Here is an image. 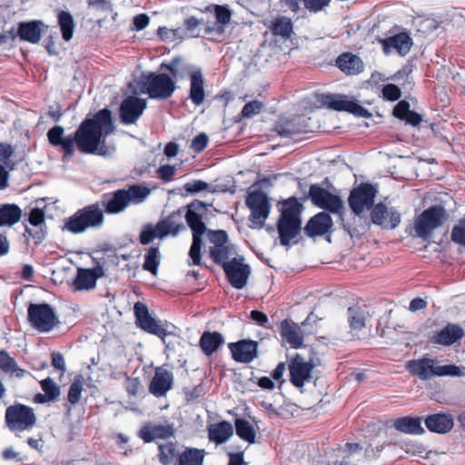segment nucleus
Returning <instances> with one entry per match:
<instances>
[{
    "label": "nucleus",
    "mask_w": 465,
    "mask_h": 465,
    "mask_svg": "<svg viewBox=\"0 0 465 465\" xmlns=\"http://www.w3.org/2000/svg\"><path fill=\"white\" fill-rule=\"evenodd\" d=\"M0 369L6 372L11 374L12 376H15L16 378H22L25 372V370L20 369L15 361L11 358L8 353L5 351L0 350Z\"/></svg>",
    "instance_id": "nucleus-44"
},
{
    "label": "nucleus",
    "mask_w": 465,
    "mask_h": 465,
    "mask_svg": "<svg viewBox=\"0 0 465 465\" xmlns=\"http://www.w3.org/2000/svg\"><path fill=\"white\" fill-rule=\"evenodd\" d=\"M58 24L64 41H70L73 37L75 24L69 12L61 11L58 14Z\"/></svg>",
    "instance_id": "nucleus-45"
},
{
    "label": "nucleus",
    "mask_w": 465,
    "mask_h": 465,
    "mask_svg": "<svg viewBox=\"0 0 465 465\" xmlns=\"http://www.w3.org/2000/svg\"><path fill=\"white\" fill-rule=\"evenodd\" d=\"M383 450V445L370 443L363 448L358 443H346L341 450L344 458L356 457L358 461H374Z\"/></svg>",
    "instance_id": "nucleus-19"
},
{
    "label": "nucleus",
    "mask_w": 465,
    "mask_h": 465,
    "mask_svg": "<svg viewBox=\"0 0 465 465\" xmlns=\"http://www.w3.org/2000/svg\"><path fill=\"white\" fill-rule=\"evenodd\" d=\"M83 391V381L81 378H76L71 383L68 391V401L71 404H75L80 401Z\"/></svg>",
    "instance_id": "nucleus-52"
},
{
    "label": "nucleus",
    "mask_w": 465,
    "mask_h": 465,
    "mask_svg": "<svg viewBox=\"0 0 465 465\" xmlns=\"http://www.w3.org/2000/svg\"><path fill=\"white\" fill-rule=\"evenodd\" d=\"M204 456L203 450L186 448L179 456L178 465H201Z\"/></svg>",
    "instance_id": "nucleus-43"
},
{
    "label": "nucleus",
    "mask_w": 465,
    "mask_h": 465,
    "mask_svg": "<svg viewBox=\"0 0 465 465\" xmlns=\"http://www.w3.org/2000/svg\"><path fill=\"white\" fill-rule=\"evenodd\" d=\"M114 130L112 114L108 109L97 112L84 120L73 136L74 144L83 153L109 156L115 148L104 143V138Z\"/></svg>",
    "instance_id": "nucleus-1"
},
{
    "label": "nucleus",
    "mask_w": 465,
    "mask_h": 465,
    "mask_svg": "<svg viewBox=\"0 0 465 465\" xmlns=\"http://www.w3.org/2000/svg\"><path fill=\"white\" fill-rule=\"evenodd\" d=\"M210 187V184L201 181V180H195L191 183H187L184 184L183 188L188 193H197L202 191H206Z\"/></svg>",
    "instance_id": "nucleus-58"
},
{
    "label": "nucleus",
    "mask_w": 465,
    "mask_h": 465,
    "mask_svg": "<svg viewBox=\"0 0 465 465\" xmlns=\"http://www.w3.org/2000/svg\"><path fill=\"white\" fill-rule=\"evenodd\" d=\"M41 388L47 396V400L54 401L60 395V387L51 379L46 378L41 382Z\"/></svg>",
    "instance_id": "nucleus-51"
},
{
    "label": "nucleus",
    "mask_w": 465,
    "mask_h": 465,
    "mask_svg": "<svg viewBox=\"0 0 465 465\" xmlns=\"http://www.w3.org/2000/svg\"><path fill=\"white\" fill-rule=\"evenodd\" d=\"M36 417L33 409L17 404L10 406L5 411V422L8 428L13 431H24L34 427Z\"/></svg>",
    "instance_id": "nucleus-12"
},
{
    "label": "nucleus",
    "mask_w": 465,
    "mask_h": 465,
    "mask_svg": "<svg viewBox=\"0 0 465 465\" xmlns=\"http://www.w3.org/2000/svg\"><path fill=\"white\" fill-rule=\"evenodd\" d=\"M141 84L144 88L143 92L148 94L153 99H167L176 89L174 80L166 74L143 75Z\"/></svg>",
    "instance_id": "nucleus-9"
},
{
    "label": "nucleus",
    "mask_w": 465,
    "mask_h": 465,
    "mask_svg": "<svg viewBox=\"0 0 465 465\" xmlns=\"http://www.w3.org/2000/svg\"><path fill=\"white\" fill-rule=\"evenodd\" d=\"M427 429L436 433L449 432L453 427V418L450 414L437 413L428 416L425 420Z\"/></svg>",
    "instance_id": "nucleus-32"
},
{
    "label": "nucleus",
    "mask_w": 465,
    "mask_h": 465,
    "mask_svg": "<svg viewBox=\"0 0 465 465\" xmlns=\"http://www.w3.org/2000/svg\"><path fill=\"white\" fill-rule=\"evenodd\" d=\"M157 173L163 181L170 182L176 173V167L170 164L162 165L157 169Z\"/></svg>",
    "instance_id": "nucleus-59"
},
{
    "label": "nucleus",
    "mask_w": 465,
    "mask_h": 465,
    "mask_svg": "<svg viewBox=\"0 0 465 465\" xmlns=\"http://www.w3.org/2000/svg\"><path fill=\"white\" fill-rule=\"evenodd\" d=\"M269 28L274 35L289 38L292 32V23L290 18L280 16L271 22Z\"/></svg>",
    "instance_id": "nucleus-41"
},
{
    "label": "nucleus",
    "mask_w": 465,
    "mask_h": 465,
    "mask_svg": "<svg viewBox=\"0 0 465 465\" xmlns=\"http://www.w3.org/2000/svg\"><path fill=\"white\" fill-rule=\"evenodd\" d=\"M376 189L369 183H361L354 188L349 196L348 202L351 209L356 215L373 207L376 197Z\"/></svg>",
    "instance_id": "nucleus-15"
},
{
    "label": "nucleus",
    "mask_w": 465,
    "mask_h": 465,
    "mask_svg": "<svg viewBox=\"0 0 465 465\" xmlns=\"http://www.w3.org/2000/svg\"><path fill=\"white\" fill-rule=\"evenodd\" d=\"M311 317H308L301 326L298 324L289 322L287 320L282 322L281 323V335L282 337L293 348H298L302 346L303 342V335L304 331L302 330L308 322H310Z\"/></svg>",
    "instance_id": "nucleus-24"
},
{
    "label": "nucleus",
    "mask_w": 465,
    "mask_h": 465,
    "mask_svg": "<svg viewBox=\"0 0 465 465\" xmlns=\"http://www.w3.org/2000/svg\"><path fill=\"white\" fill-rule=\"evenodd\" d=\"M233 434V427L228 421L211 424L208 427V438L219 445L227 441Z\"/></svg>",
    "instance_id": "nucleus-33"
},
{
    "label": "nucleus",
    "mask_w": 465,
    "mask_h": 465,
    "mask_svg": "<svg viewBox=\"0 0 465 465\" xmlns=\"http://www.w3.org/2000/svg\"><path fill=\"white\" fill-rule=\"evenodd\" d=\"M262 106V104L259 101L249 102L243 106L241 114L243 118H251L253 115L258 114Z\"/></svg>",
    "instance_id": "nucleus-54"
},
{
    "label": "nucleus",
    "mask_w": 465,
    "mask_h": 465,
    "mask_svg": "<svg viewBox=\"0 0 465 465\" xmlns=\"http://www.w3.org/2000/svg\"><path fill=\"white\" fill-rule=\"evenodd\" d=\"M365 312L359 308L350 307L348 309V322L351 331H359L365 327Z\"/></svg>",
    "instance_id": "nucleus-48"
},
{
    "label": "nucleus",
    "mask_w": 465,
    "mask_h": 465,
    "mask_svg": "<svg viewBox=\"0 0 465 465\" xmlns=\"http://www.w3.org/2000/svg\"><path fill=\"white\" fill-rule=\"evenodd\" d=\"M27 318L31 326L40 332H49L60 322L54 308L47 303H31Z\"/></svg>",
    "instance_id": "nucleus-7"
},
{
    "label": "nucleus",
    "mask_w": 465,
    "mask_h": 465,
    "mask_svg": "<svg viewBox=\"0 0 465 465\" xmlns=\"http://www.w3.org/2000/svg\"><path fill=\"white\" fill-rule=\"evenodd\" d=\"M162 67H165L175 80L183 79L187 76L191 79L192 72L197 69L181 57L173 58L169 64H163Z\"/></svg>",
    "instance_id": "nucleus-37"
},
{
    "label": "nucleus",
    "mask_w": 465,
    "mask_h": 465,
    "mask_svg": "<svg viewBox=\"0 0 465 465\" xmlns=\"http://www.w3.org/2000/svg\"><path fill=\"white\" fill-rule=\"evenodd\" d=\"M242 256L232 258L227 262H223V268L229 279L230 283L235 289H242L246 284L251 273L248 264L243 262Z\"/></svg>",
    "instance_id": "nucleus-17"
},
{
    "label": "nucleus",
    "mask_w": 465,
    "mask_h": 465,
    "mask_svg": "<svg viewBox=\"0 0 465 465\" xmlns=\"http://www.w3.org/2000/svg\"><path fill=\"white\" fill-rule=\"evenodd\" d=\"M146 101L136 96H128L120 106V117L124 124H133L143 114L146 108Z\"/></svg>",
    "instance_id": "nucleus-20"
},
{
    "label": "nucleus",
    "mask_w": 465,
    "mask_h": 465,
    "mask_svg": "<svg viewBox=\"0 0 465 465\" xmlns=\"http://www.w3.org/2000/svg\"><path fill=\"white\" fill-rule=\"evenodd\" d=\"M229 348L233 360L239 362H251L257 356V342L252 341H241L230 343Z\"/></svg>",
    "instance_id": "nucleus-26"
},
{
    "label": "nucleus",
    "mask_w": 465,
    "mask_h": 465,
    "mask_svg": "<svg viewBox=\"0 0 465 465\" xmlns=\"http://www.w3.org/2000/svg\"><path fill=\"white\" fill-rule=\"evenodd\" d=\"M302 121V118L299 116L281 124L279 126V134L282 136H290L303 132L304 129L301 126Z\"/></svg>",
    "instance_id": "nucleus-50"
},
{
    "label": "nucleus",
    "mask_w": 465,
    "mask_h": 465,
    "mask_svg": "<svg viewBox=\"0 0 465 465\" xmlns=\"http://www.w3.org/2000/svg\"><path fill=\"white\" fill-rule=\"evenodd\" d=\"M124 387L130 395L135 396L141 387V381L138 378L127 377L124 382Z\"/></svg>",
    "instance_id": "nucleus-62"
},
{
    "label": "nucleus",
    "mask_w": 465,
    "mask_h": 465,
    "mask_svg": "<svg viewBox=\"0 0 465 465\" xmlns=\"http://www.w3.org/2000/svg\"><path fill=\"white\" fill-rule=\"evenodd\" d=\"M224 343V339L220 332L204 331L199 341V345L207 356L214 353Z\"/></svg>",
    "instance_id": "nucleus-35"
},
{
    "label": "nucleus",
    "mask_w": 465,
    "mask_h": 465,
    "mask_svg": "<svg viewBox=\"0 0 465 465\" xmlns=\"http://www.w3.org/2000/svg\"><path fill=\"white\" fill-rule=\"evenodd\" d=\"M136 324L143 331L154 334L162 339L167 335L174 334L175 327L167 322L156 321L142 302H136L134 306Z\"/></svg>",
    "instance_id": "nucleus-10"
},
{
    "label": "nucleus",
    "mask_w": 465,
    "mask_h": 465,
    "mask_svg": "<svg viewBox=\"0 0 465 465\" xmlns=\"http://www.w3.org/2000/svg\"><path fill=\"white\" fill-rule=\"evenodd\" d=\"M21 209L15 204L0 205V226H12L21 218Z\"/></svg>",
    "instance_id": "nucleus-39"
},
{
    "label": "nucleus",
    "mask_w": 465,
    "mask_h": 465,
    "mask_svg": "<svg viewBox=\"0 0 465 465\" xmlns=\"http://www.w3.org/2000/svg\"><path fill=\"white\" fill-rule=\"evenodd\" d=\"M52 365L63 374L65 371V361L60 352L52 353Z\"/></svg>",
    "instance_id": "nucleus-64"
},
{
    "label": "nucleus",
    "mask_w": 465,
    "mask_h": 465,
    "mask_svg": "<svg viewBox=\"0 0 465 465\" xmlns=\"http://www.w3.org/2000/svg\"><path fill=\"white\" fill-rule=\"evenodd\" d=\"M331 216L322 212L310 219L304 228V232L310 237L323 235L331 229Z\"/></svg>",
    "instance_id": "nucleus-29"
},
{
    "label": "nucleus",
    "mask_w": 465,
    "mask_h": 465,
    "mask_svg": "<svg viewBox=\"0 0 465 465\" xmlns=\"http://www.w3.org/2000/svg\"><path fill=\"white\" fill-rule=\"evenodd\" d=\"M186 222L193 231V243L189 251L192 262L189 264L200 265L202 261L201 248L203 245L202 236L206 232V227L202 221L201 215L192 210H188L185 215Z\"/></svg>",
    "instance_id": "nucleus-13"
},
{
    "label": "nucleus",
    "mask_w": 465,
    "mask_h": 465,
    "mask_svg": "<svg viewBox=\"0 0 465 465\" xmlns=\"http://www.w3.org/2000/svg\"><path fill=\"white\" fill-rule=\"evenodd\" d=\"M312 365L303 358L296 356L289 365L291 382L297 388H302L312 378Z\"/></svg>",
    "instance_id": "nucleus-22"
},
{
    "label": "nucleus",
    "mask_w": 465,
    "mask_h": 465,
    "mask_svg": "<svg viewBox=\"0 0 465 465\" xmlns=\"http://www.w3.org/2000/svg\"><path fill=\"white\" fill-rule=\"evenodd\" d=\"M28 222L32 227L26 226L25 232L35 240V244L42 242L46 233L44 212L39 208L32 209Z\"/></svg>",
    "instance_id": "nucleus-25"
},
{
    "label": "nucleus",
    "mask_w": 465,
    "mask_h": 465,
    "mask_svg": "<svg viewBox=\"0 0 465 465\" xmlns=\"http://www.w3.org/2000/svg\"><path fill=\"white\" fill-rule=\"evenodd\" d=\"M209 241L214 244V246L217 245H223L227 243L228 236L225 231L223 230H218V231H208L207 232Z\"/></svg>",
    "instance_id": "nucleus-56"
},
{
    "label": "nucleus",
    "mask_w": 465,
    "mask_h": 465,
    "mask_svg": "<svg viewBox=\"0 0 465 465\" xmlns=\"http://www.w3.org/2000/svg\"><path fill=\"white\" fill-rule=\"evenodd\" d=\"M64 128L54 126L47 133L49 143L54 146H60L64 152V157H71L74 153V141L72 135L64 137Z\"/></svg>",
    "instance_id": "nucleus-27"
},
{
    "label": "nucleus",
    "mask_w": 465,
    "mask_h": 465,
    "mask_svg": "<svg viewBox=\"0 0 465 465\" xmlns=\"http://www.w3.org/2000/svg\"><path fill=\"white\" fill-rule=\"evenodd\" d=\"M451 240L456 243L465 246V219L460 220L453 227Z\"/></svg>",
    "instance_id": "nucleus-53"
},
{
    "label": "nucleus",
    "mask_w": 465,
    "mask_h": 465,
    "mask_svg": "<svg viewBox=\"0 0 465 465\" xmlns=\"http://www.w3.org/2000/svg\"><path fill=\"white\" fill-rule=\"evenodd\" d=\"M40 24L38 21L21 22L17 29L18 37L23 41L37 44L42 35Z\"/></svg>",
    "instance_id": "nucleus-36"
},
{
    "label": "nucleus",
    "mask_w": 465,
    "mask_h": 465,
    "mask_svg": "<svg viewBox=\"0 0 465 465\" xmlns=\"http://www.w3.org/2000/svg\"><path fill=\"white\" fill-rule=\"evenodd\" d=\"M236 434L243 440L249 443H254L256 438V430L252 424L244 419L235 420Z\"/></svg>",
    "instance_id": "nucleus-42"
},
{
    "label": "nucleus",
    "mask_w": 465,
    "mask_h": 465,
    "mask_svg": "<svg viewBox=\"0 0 465 465\" xmlns=\"http://www.w3.org/2000/svg\"><path fill=\"white\" fill-rule=\"evenodd\" d=\"M301 205L294 198L286 200L282 204L277 229L282 245L288 246L301 231Z\"/></svg>",
    "instance_id": "nucleus-4"
},
{
    "label": "nucleus",
    "mask_w": 465,
    "mask_h": 465,
    "mask_svg": "<svg viewBox=\"0 0 465 465\" xmlns=\"http://www.w3.org/2000/svg\"><path fill=\"white\" fill-rule=\"evenodd\" d=\"M309 196L316 206L329 210L331 213H340L343 207L342 201L339 196L331 193L318 184H312L309 190Z\"/></svg>",
    "instance_id": "nucleus-18"
},
{
    "label": "nucleus",
    "mask_w": 465,
    "mask_h": 465,
    "mask_svg": "<svg viewBox=\"0 0 465 465\" xmlns=\"http://www.w3.org/2000/svg\"><path fill=\"white\" fill-rule=\"evenodd\" d=\"M246 205L251 211L249 227L262 229L271 211L268 196L261 190H252L246 198Z\"/></svg>",
    "instance_id": "nucleus-8"
},
{
    "label": "nucleus",
    "mask_w": 465,
    "mask_h": 465,
    "mask_svg": "<svg viewBox=\"0 0 465 465\" xmlns=\"http://www.w3.org/2000/svg\"><path fill=\"white\" fill-rule=\"evenodd\" d=\"M370 216L372 223L383 230H393L401 222L400 212L396 208L389 207L382 203L373 205Z\"/></svg>",
    "instance_id": "nucleus-16"
},
{
    "label": "nucleus",
    "mask_w": 465,
    "mask_h": 465,
    "mask_svg": "<svg viewBox=\"0 0 465 465\" xmlns=\"http://www.w3.org/2000/svg\"><path fill=\"white\" fill-rule=\"evenodd\" d=\"M235 253V250L232 245H229L227 243L223 245L213 246L210 249V255L213 258V262L216 263L227 262L231 256Z\"/></svg>",
    "instance_id": "nucleus-47"
},
{
    "label": "nucleus",
    "mask_w": 465,
    "mask_h": 465,
    "mask_svg": "<svg viewBox=\"0 0 465 465\" xmlns=\"http://www.w3.org/2000/svg\"><path fill=\"white\" fill-rule=\"evenodd\" d=\"M96 285L95 276L91 269H78L74 286L77 291L91 290Z\"/></svg>",
    "instance_id": "nucleus-40"
},
{
    "label": "nucleus",
    "mask_w": 465,
    "mask_h": 465,
    "mask_svg": "<svg viewBox=\"0 0 465 465\" xmlns=\"http://www.w3.org/2000/svg\"><path fill=\"white\" fill-rule=\"evenodd\" d=\"M151 189L141 184L129 186L127 189H120L113 193L102 195L101 208L110 214L124 212L130 204H139L150 195Z\"/></svg>",
    "instance_id": "nucleus-2"
},
{
    "label": "nucleus",
    "mask_w": 465,
    "mask_h": 465,
    "mask_svg": "<svg viewBox=\"0 0 465 465\" xmlns=\"http://www.w3.org/2000/svg\"><path fill=\"white\" fill-rule=\"evenodd\" d=\"M189 98L196 106H199L204 103V79L201 69H196L192 72L190 79Z\"/></svg>",
    "instance_id": "nucleus-31"
},
{
    "label": "nucleus",
    "mask_w": 465,
    "mask_h": 465,
    "mask_svg": "<svg viewBox=\"0 0 465 465\" xmlns=\"http://www.w3.org/2000/svg\"><path fill=\"white\" fill-rule=\"evenodd\" d=\"M464 336L463 329L458 324L448 323L441 331L432 336L431 342L443 346H450Z\"/></svg>",
    "instance_id": "nucleus-28"
},
{
    "label": "nucleus",
    "mask_w": 465,
    "mask_h": 465,
    "mask_svg": "<svg viewBox=\"0 0 465 465\" xmlns=\"http://www.w3.org/2000/svg\"><path fill=\"white\" fill-rule=\"evenodd\" d=\"M173 383V373L165 368L158 367L155 369L154 376L150 382L149 391L156 397L164 396L172 389Z\"/></svg>",
    "instance_id": "nucleus-23"
},
{
    "label": "nucleus",
    "mask_w": 465,
    "mask_h": 465,
    "mask_svg": "<svg viewBox=\"0 0 465 465\" xmlns=\"http://www.w3.org/2000/svg\"><path fill=\"white\" fill-rule=\"evenodd\" d=\"M407 370L420 380L426 381L433 377H462L465 368L454 364L441 365L440 361L433 358H421L407 362Z\"/></svg>",
    "instance_id": "nucleus-3"
},
{
    "label": "nucleus",
    "mask_w": 465,
    "mask_h": 465,
    "mask_svg": "<svg viewBox=\"0 0 465 465\" xmlns=\"http://www.w3.org/2000/svg\"><path fill=\"white\" fill-rule=\"evenodd\" d=\"M331 0H303L307 9L312 12H319L326 7Z\"/></svg>",
    "instance_id": "nucleus-61"
},
{
    "label": "nucleus",
    "mask_w": 465,
    "mask_h": 465,
    "mask_svg": "<svg viewBox=\"0 0 465 465\" xmlns=\"http://www.w3.org/2000/svg\"><path fill=\"white\" fill-rule=\"evenodd\" d=\"M322 103L335 111H345L358 117L370 118L371 114L351 96L345 94H324Z\"/></svg>",
    "instance_id": "nucleus-14"
},
{
    "label": "nucleus",
    "mask_w": 465,
    "mask_h": 465,
    "mask_svg": "<svg viewBox=\"0 0 465 465\" xmlns=\"http://www.w3.org/2000/svg\"><path fill=\"white\" fill-rule=\"evenodd\" d=\"M183 227L182 214L174 212L155 225H145L140 234V242L148 244L155 238L163 239L170 234L176 235Z\"/></svg>",
    "instance_id": "nucleus-6"
},
{
    "label": "nucleus",
    "mask_w": 465,
    "mask_h": 465,
    "mask_svg": "<svg viewBox=\"0 0 465 465\" xmlns=\"http://www.w3.org/2000/svg\"><path fill=\"white\" fill-rule=\"evenodd\" d=\"M336 65L346 74H358L363 70L361 59L351 53L341 54L336 60Z\"/></svg>",
    "instance_id": "nucleus-34"
},
{
    "label": "nucleus",
    "mask_w": 465,
    "mask_h": 465,
    "mask_svg": "<svg viewBox=\"0 0 465 465\" xmlns=\"http://www.w3.org/2000/svg\"><path fill=\"white\" fill-rule=\"evenodd\" d=\"M393 427L407 434H422L424 429L421 426V419L418 417H402L393 421Z\"/></svg>",
    "instance_id": "nucleus-38"
},
{
    "label": "nucleus",
    "mask_w": 465,
    "mask_h": 465,
    "mask_svg": "<svg viewBox=\"0 0 465 465\" xmlns=\"http://www.w3.org/2000/svg\"><path fill=\"white\" fill-rule=\"evenodd\" d=\"M382 45L386 54L393 49L400 55H405L412 46V39L406 33H401L382 40Z\"/></svg>",
    "instance_id": "nucleus-30"
},
{
    "label": "nucleus",
    "mask_w": 465,
    "mask_h": 465,
    "mask_svg": "<svg viewBox=\"0 0 465 465\" xmlns=\"http://www.w3.org/2000/svg\"><path fill=\"white\" fill-rule=\"evenodd\" d=\"M159 451L160 461L165 465L179 460L181 454L176 443L173 442L159 445Z\"/></svg>",
    "instance_id": "nucleus-46"
},
{
    "label": "nucleus",
    "mask_w": 465,
    "mask_h": 465,
    "mask_svg": "<svg viewBox=\"0 0 465 465\" xmlns=\"http://www.w3.org/2000/svg\"><path fill=\"white\" fill-rule=\"evenodd\" d=\"M104 211L98 203L85 206L70 216L64 229L77 234L89 228H99L104 224Z\"/></svg>",
    "instance_id": "nucleus-5"
},
{
    "label": "nucleus",
    "mask_w": 465,
    "mask_h": 465,
    "mask_svg": "<svg viewBox=\"0 0 465 465\" xmlns=\"http://www.w3.org/2000/svg\"><path fill=\"white\" fill-rule=\"evenodd\" d=\"M410 104L408 102L406 101H400L397 105L394 107V110H393V114L400 118V119H404L406 117V115L409 114L410 112Z\"/></svg>",
    "instance_id": "nucleus-63"
},
{
    "label": "nucleus",
    "mask_w": 465,
    "mask_h": 465,
    "mask_svg": "<svg viewBox=\"0 0 465 465\" xmlns=\"http://www.w3.org/2000/svg\"><path fill=\"white\" fill-rule=\"evenodd\" d=\"M447 220V213L441 206H431L422 212L415 220L414 230L417 236L426 239Z\"/></svg>",
    "instance_id": "nucleus-11"
},
{
    "label": "nucleus",
    "mask_w": 465,
    "mask_h": 465,
    "mask_svg": "<svg viewBox=\"0 0 465 465\" xmlns=\"http://www.w3.org/2000/svg\"><path fill=\"white\" fill-rule=\"evenodd\" d=\"M175 430L173 423H150L142 427L139 431L140 438L144 442H151L156 440H166L174 437Z\"/></svg>",
    "instance_id": "nucleus-21"
},
{
    "label": "nucleus",
    "mask_w": 465,
    "mask_h": 465,
    "mask_svg": "<svg viewBox=\"0 0 465 465\" xmlns=\"http://www.w3.org/2000/svg\"><path fill=\"white\" fill-rule=\"evenodd\" d=\"M214 15L217 23L225 25L230 23L232 13L226 6L223 5H215L214 6Z\"/></svg>",
    "instance_id": "nucleus-55"
},
{
    "label": "nucleus",
    "mask_w": 465,
    "mask_h": 465,
    "mask_svg": "<svg viewBox=\"0 0 465 465\" xmlns=\"http://www.w3.org/2000/svg\"><path fill=\"white\" fill-rule=\"evenodd\" d=\"M382 97L385 100L396 101L401 97V90L395 84H386L382 88Z\"/></svg>",
    "instance_id": "nucleus-57"
},
{
    "label": "nucleus",
    "mask_w": 465,
    "mask_h": 465,
    "mask_svg": "<svg viewBox=\"0 0 465 465\" xmlns=\"http://www.w3.org/2000/svg\"><path fill=\"white\" fill-rule=\"evenodd\" d=\"M159 263L160 252L158 248L150 247L144 255V262L143 264V269L150 272L153 275H156Z\"/></svg>",
    "instance_id": "nucleus-49"
},
{
    "label": "nucleus",
    "mask_w": 465,
    "mask_h": 465,
    "mask_svg": "<svg viewBox=\"0 0 465 465\" xmlns=\"http://www.w3.org/2000/svg\"><path fill=\"white\" fill-rule=\"evenodd\" d=\"M207 143L208 136L205 134H200L193 139L191 147L193 151L200 153L207 146Z\"/></svg>",
    "instance_id": "nucleus-60"
}]
</instances>
